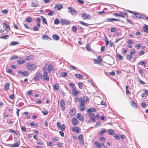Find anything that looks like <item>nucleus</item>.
I'll use <instances>...</instances> for the list:
<instances>
[{
  "label": "nucleus",
  "mask_w": 148,
  "mask_h": 148,
  "mask_svg": "<svg viewBox=\"0 0 148 148\" xmlns=\"http://www.w3.org/2000/svg\"><path fill=\"white\" fill-rule=\"evenodd\" d=\"M69 85L71 87L72 94L75 96H77L80 93L79 90H77L75 88L74 84L72 83H70Z\"/></svg>",
  "instance_id": "obj_1"
},
{
  "label": "nucleus",
  "mask_w": 148,
  "mask_h": 148,
  "mask_svg": "<svg viewBox=\"0 0 148 148\" xmlns=\"http://www.w3.org/2000/svg\"><path fill=\"white\" fill-rule=\"evenodd\" d=\"M80 104L79 106V108L81 111H83L85 109V107L84 106L85 103V101L84 100V99L83 98H82L80 99Z\"/></svg>",
  "instance_id": "obj_2"
},
{
  "label": "nucleus",
  "mask_w": 148,
  "mask_h": 148,
  "mask_svg": "<svg viewBox=\"0 0 148 148\" xmlns=\"http://www.w3.org/2000/svg\"><path fill=\"white\" fill-rule=\"evenodd\" d=\"M44 74L42 76L43 80L46 81H49V77L48 76V73L46 71H43Z\"/></svg>",
  "instance_id": "obj_3"
},
{
  "label": "nucleus",
  "mask_w": 148,
  "mask_h": 148,
  "mask_svg": "<svg viewBox=\"0 0 148 148\" xmlns=\"http://www.w3.org/2000/svg\"><path fill=\"white\" fill-rule=\"evenodd\" d=\"M101 56H99L97 57V59H94L93 62L95 64H99L102 61Z\"/></svg>",
  "instance_id": "obj_4"
},
{
  "label": "nucleus",
  "mask_w": 148,
  "mask_h": 148,
  "mask_svg": "<svg viewBox=\"0 0 148 148\" xmlns=\"http://www.w3.org/2000/svg\"><path fill=\"white\" fill-rule=\"evenodd\" d=\"M54 70L52 65H48V68H44L43 69V71H46L49 73L51 71H54Z\"/></svg>",
  "instance_id": "obj_5"
},
{
  "label": "nucleus",
  "mask_w": 148,
  "mask_h": 148,
  "mask_svg": "<svg viewBox=\"0 0 148 148\" xmlns=\"http://www.w3.org/2000/svg\"><path fill=\"white\" fill-rule=\"evenodd\" d=\"M60 105L61 110L63 111L65 109L66 107L65 102L63 99H61L60 100Z\"/></svg>",
  "instance_id": "obj_6"
},
{
  "label": "nucleus",
  "mask_w": 148,
  "mask_h": 148,
  "mask_svg": "<svg viewBox=\"0 0 148 148\" xmlns=\"http://www.w3.org/2000/svg\"><path fill=\"white\" fill-rule=\"evenodd\" d=\"M68 12L71 13L72 15H76L77 14L76 11L74 9L71 7H69L68 8Z\"/></svg>",
  "instance_id": "obj_7"
},
{
  "label": "nucleus",
  "mask_w": 148,
  "mask_h": 148,
  "mask_svg": "<svg viewBox=\"0 0 148 148\" xmlns=\"http://www.w3.org/2000/svg\"><path fill=\"white\" fill-rule=\"evenodd\" d=\"M78 139L79 141V143L81 145H83L84 144L83 137L82 134H81L79 135L78 136Z\"/></svg>",
  "instance_id": "obj_8"
},
{
  "label": "nucleus",
  "mask_w": 148,
  "mask_h": 148,
  "mask_svg": "<svg viewBox=\"0 0 148 148\" xmlns=\"http://www.w3.org/2000/svg\"><path fill=\"white\" fill-rule=\"evenodd\" d=\"M82 17L83 19H91V16L89 14L84 13L82 14Z\"/></svg>",
  "instance_id": "obj_9"
},
{
  "label": "nucleus",
  "mask_w": 148,
  "mask_h": 148,
  "mask_svg": "<svg viewBox=\"0 0 148 148\" xmlns=\"http://www.w3.org/2000/svg\"><path fill=\"white\" fill-rule=\"evenodd\" d=\"M72 124L73 125H76L78 124L79 121L75 117H73L71 120Z\"/></svg>",
  "instance_id": "obj_10"
},
{
  "label": "nucleus",
  "mask_w": 148,
  "mask_h": 148,
  "mask_svg": "<svg viewBox=\"0 0 148 148\" xmlns=\"http://www.w3.org/2000/svg\"><path fill=\"white\" fill-rule=\"evenodd\" d=\"M76 112V109L75 108H73L71 109L69 112V115L70 116H73Z\"/></svg>",
  "instance_id": "obj_11"
},
{
  "label": "nucleus",
  "mask_w": 148,
  "mask_h": 148,
  "mask_svg": "<svg viewBox=\"0 0 148 148\" xmlns=\"http://www.w3.org/2000/svg\"><path fill=\"white\" fill-rule=\"evenodd\" d=\"M37 67L36 65H27V68L28 70L34 71Z\"/></svg>",
  "instance_id": "obj_12"
},
{
  "label": "nucleus",
  "mask_w": 148,
  "mask_h": 148,
  "mask_svg": "<svg viewBox=\"0 0 148 148\" xmlns=\"http://www.w3.org/2000/svg\"><path fill=\"white\" fill-rule=\"evenodd\" d=\"M72 131L74 132H75L78 134L80 133V129L78 127H74L71 128Z\"/></svg>",
  "instance_id": "obj_13"
},
{
  "label": "nucleus",
  "mask_w": 148,
  "mask_h": 148,
  "mask_svg": "<svg viewBox=\"0 0 148 148\" xmlns=\"http://www.w3.org/2000/svg\"><path fill=\"white\" fill-rule=\"evenodd\" d=\"M35 75L36 76L34 77V79L35 81H38L39 79H38V76L39 77H40L41 78H42V73H36Z\"/></svg>",
  "instance_id": "obj_14"
},
{
  "label": "nucleus",
  "mask_w": 148,
  "mask_h": 148,
  "mask_svg": "<svg viewBox=\"0 0 148 148\" xmlns=\"http://www.w3.org/2000/svg\"><path fill=\"white\" fill-rule=\"evenodd\" d=\"M88 115L91 119V120L93 122L95 121V116L92 113H88Z\"/></svg>",
  "instance_id": "obj_15"
},
{
  "label": "nucleus",
  "mask_w": 148,
  "mask_h": 148,
  "mask_svg": "<svg viewBox=\"0 0 148 148\" xmlns=\"http://www.w3.org/2000/svg\"><path fill=\"white\" fill-rule=\"evenodd\" d=\"M97 111L96 109L93 107H91L87 109V112L88 113H92V112H95Z\"/></svg>",
  "instance_id": "obj_16"
},
{
  "label": "nucleus",
  "mask_w": 148,
  "mask_h": 148,
  "mask_svg": "<svg viewBox=\"0 0 148 148\" xmlns=\"http://www.w3.org/2000/svg\"><path fill=\"white\" fill-rule=\"evenodd\" d=\"M77 118L80 121H83L84 118L83 116L80 113H78L77 115Z\"/></svg>",
  "instance_id": "obj_17"
},
{
  "label": "nucleus",
  "mask_w": 148,
  "mask_h": 148,
  "mask_svg": "<svg viewBox=\"0 0 148 148\" xmlns=\"http://www.w3.org/2000/svg\"><path fill=\"white\" fill-rule=\"evenodd\" d=\"M60 23L62 25H67L69 24V21L66 20L62 19L61 20Z\"/></svg>",
  "instance_id": "obj_18"
},
{
  "label": "nucleus",
  "mask_w": 148,
  "mask_h": 148,
  "mask_svg": "<svg viewBox=\"0 0 148 148\" xmlns=\"http://www.w3.org/2000/svg\"><path fill=\"white\" fill-rule=\"evenodd\" d=\"M10 84L9 83H6L4 85V89L5 90H7L9 89Z\"/></svg>",
  "instance_id": "obj_19"
},
{
  "label": "nucleus",
  "mask_w": 148,
  "mask_h": 148,
  "mask_svg": "<svg viewBox=\"0 0 148 148\" xmlns=\"http://www.w3.org/2000/svg\"><path fill=\"white\" fill-rule=\"evenodd\" d=\"M59 88V85L57 84H55L53 85V89L55 90H58Z\"/></svg>",
  "instance_id": "obj_20"
},
{
  "label": "nucleus",
  "mask_w": 148,
  "mask_h": 148,
  "mask_svg": "<svg viewBox=\"0 0 148 148\" xmlns=\"http://www.w3.org/2000/svg\"><path fill=\"white\" fill-rule=\"evenodd\" d=\"M143 28L144 30V32L148 34V25H145V26L143 27Z\"/></svg>",
  "instance_id": "obj_21"
},
{
  "label": "nucleus",
  "mask_w": 148,
  "mask_h": 148,
  "mask_svg": "<svg viewBox=\"0 0 148 148\" xmlns=\"http://www.w3.org/2000/svg\"><path fill=\"white\" fill-rule=\"evenodd\" d=\"M52 38L56 40H58L59 39V37L57 34H54L53 35Z\"/></svg>",
  "instance_id": "obj_22"
},
{
  "label": "nucleus",
  "mask_w": 148,
  "mask_h": 148,
  "mask_svg": "<svg viewBox=\"0 0 148 148\" xmlns=\"http://www.w3.org/2000/svg\"><path fill=\"white\" fill-rule=\"evenodd\" d=\"M17 62L18 64H23L25 62V61L24 59L20 58L18 61Z\"/></svg>",
  "instance_id": "obj_23"
},
{
  "label": "nucleus",
  "mask_w": 148,
  "mask_h": 148,
  "mask_svg": "<svg viewBox=\"0 0 148 148\" xmlns=\"http://www.w3.org/2000/svg\"><path fill=\"white\" fill-rule=\"evenodd\" d=\"M95 145L99 148H102L100 143L98 141L95 142Z\"/></svg>",
  "instance_id": "obj_24"
},
{
  "label": "nucleus",
  "mask_w": 148,
  "mask_h": 148,
  "mask_svg": "<svg viewBox=\"0 0 148 148\" xmlns=\"http://www.w3.org/2000/svg\"><path fill=\"white\" fill-rule=\"evenodd\" d=\"M87 50L89 51H91L92 49L90 47V46L89 44L88 43L87 44L86 46L85 47Z\"/></svg>",
  "instance_id": "obj_25"
},
{
  "label": "nucleus",
  "mask_w": 148,
  "mask_h": 148,
  "mask_svg": "<svg viewBox=\"0 0 148 148\" xmlns=\"http://www.w3.org/2000/svg\"><path fill=\"white\" fill-rule=\"evenodd\" d=\"M75 75L78 79H82L83 77V76L80 74H75Z\"/></svg>",
  "instance_id": "obj_26"
},
{
  "label": "nucleus",
  "mask_w": 148,
  "mask_h": 148,
  "mask_svg": "<svg viewBox=\"0 0 148 148\" xmlns=\"http://www.w3.org/2000/svg\"><path fill=\"white\" fill-rule=\"evenodd\" d=\"M134 17H136L139 18H142V16L139 14L138 13H134Z\"/></svg>",
  "instance_id": "obj_27"
},
{
  "label": "nucleus",
  "mask_w": 148,
  "mask_h": 148,
  "mask_svg": "<svg viewBox=\"0 0 148 148\" xmlns=\"http://www.w3.org/2000/svg\"><path fill=\"white\" fill-rule=\"evenodd\" d=\"M20 144V142L19 141H17L16 143L12 145L11 146L12 147H16L18 146Z\"/></svg>",
  "instance_id": "obj_28"
},
{
  "label": "nucleus",
  "mask_w": 148,
  "mask_h": 148,
  "mask_svg": "<svg viewBox=\"0 0 148 148\" xmlns=\"http://www.w3.org/2000/svg\"><path fill=\"white\" fill-rule=\"evenodd\" d=\"M131 105L133 107H134L135 108H136L137 107V106L136 103L134 101H132V103L131 104Z\"/></svg>",
  "instance_id": "obj_29"
},
{
  "label": "nucleus",
  "mask_w": 148,
  "mask_h": 148,
  "mask_svg": "<svg viewBox=\"0 0 148 148\" xmlns=\"http://www.w3.org/2000/svg\"><path fill=\"white\" fill-rule=\"evenodd\" d=\"M42 39L44 40H45L46 39H47V40H48V39H49L50 40H51V39L49 38L48 36L45 34L43 35L42 37Z\"/></svg>",
  "instance_id": "obj_30"
},
{
  "label": "nucleus",
  "mask_w": 148,
  "mask_h": 148,
  "mask_svg": "<svg viewBox=\"0 0 148 148\" xmlns=\"http://www.w3.org/2000/svg\"><path fill=\"white\" fill-rule=\"evenodd\" d=\"M108 132L110 135H112L114 133V130L112 129L108 130Z\"/></svg>",
  "instance_id": "obj_31"
},
{
  "label": "nucleus",
  "mask_w": 148,
  "mask_h": 148,
  "mask_svg": "<svg viewBox=\"0 0 148 148\" xmlns=\"http://www.w3.org/2000/svg\"><path fill=\"white\" fill-rule=\"evenodd\" d=\"M33 56L32 55H30L29 56H26L25 58V59L26 60H30L32 58H33Z\"/></svg>",
  "instance_id": "obj_32"
},
{
  "label": "nucleus",
  "mask_w": 148,
  "mask_h": 148,
  "mask_svg": "<svg viewBox=\"0 0 148 148\" xmlns=\"http://www.w3.org/2000/svg\"><path fill=\"white\" fill-rule=\"evenodd\" d=\"M60 130L62 131H64L66 128V127L64 124H63L62 125L60 126Z\"/></svg>",
  "instance_id": "obj_33"
},
{
  "label": "nucleus",
  "mask_w": 148,
  "mask_h": 148,
  "mask_svg": "<svg viewBox=\"0 0 148 148\" xmlns=\"http://www.w3.org/2000/svg\"><path fill=\"white\" fill-rule=\"evenodd\" d=\"M30 125L31 126H34L35 127H36L38 126V124L33 122L31 123Z\"/></svg>",
  "instance_id": "obj_34"
},
{
  "label": "nucleus",
  "mask_w": 148,
  "mask_h": 148,
  "mask_svg": "<svg viewBox=\"0 0 148 148\" xmlns=\"http://www.w3.org/2000/svg\"><path fill=\"white\" fill-rule=\"evenodd\" d=\"M3 25L5 29H8L10 28V27L9 25H8L6 23L4 22L3 23Z\"/></svg>",
  "instance_id": "obj_35"
},
{
  "label": "nucleus",
  "mask_w": 148,
  "mask_h": 148,
  "mask_svg": "<svg viewBox=\"0 0 148 148\" xmlns=\"http://www.w3.org/2000/svg\"><path fill=\"white\" fill-rule=\"evenodd\" d=\"M19 44V43L16 42H11L10 44V45H16Z\"/></svg>",
  "instance_id": "obj_36"
},
{
  "label": "nucleus",
  "mask_w": 148,
  "mask_h": 148,
  "mask_svg": "<svg viewBox=\"0 0 148 148\" xmlns=\"http://www.w3.org/2000/svg\"><path fill=\"white\" fill-rule=\"evenodd\" d=\"M54 23L56 25L58 24L59 23V20L58 18H56L54 21Z\"/></svg>",
  "instance_id": "obj_37"
},
{
  "label": "nucleus",
  "mask_w": 148,
  "mask_h": 148,
  "mask_svg": "<svg viewBox=\"0 0 148 148\" xmlns=\"http://www.w3.org/2000/svg\"><path fill=\"white\" fill-rule=\"evenodd\" d=\"M9 37V36L8 35H5L4 36H2L0 37V38L3 39H7Z\"/></svg>",
  "instance_id": "obj_38"
},
{
  "label": "nucleus",
  "mask_w": 148,
  "mask_h": 148,
  "mask_svg": "<svg viewBox=\"0 0 148 148\" xmlns=\"http://www.w3.org/2000/svg\"><path fill=\"white\" fill-rule=\"evenodd\" d=\"M79 22L81 24L84 26H87L89 25L88 24L84 23L82 21H79Z\"/></svg>",
  "instance_id": "obj_39"
},
{
  "label": "nucleus",
  "mask_w": 148,
  "mask_h": 148,
  "mask_svg": "<svg viewBox=\"0 0 148 148\" xmlns=\"http://www.w3.org/2000/svg\"><path fill=\"white\" fill-rule=\"evenodd\" d=\"M106 132V130L105 129H103L100 132L99 134V135H102L104 133H105Z\"/></svg>",
  "instance_id": "obj_40"
},
{
  "label": "nucleus",
  "mask_w": 148,
  "mask_h": 148,
  "mask_svg": "<svg viewBox=\"0 0 148 148\" xmlns=\"http://www.w3.org/2000/svg\"><path fill=\"white\" fill-rule=\"evenodd\" d=\"M114 137L117 140L120 139V136L119 134H115L114 135Z\"/></svg>",
  "instance_id": "obj_41"
},
{
  "label": "nucleus",
  "mask_w": 148,
  "mask_h": 148,
  "mask_svg": "<svg viewBox=\"0 0 148 148\" xmlns=\"http://www.w3.org/2000/svg\"><path fill=\"white\" fill-rule=\"evenodd\" d=\"M59 139V137H56L55 138H53L52 139V140L54 142H57L58 140Z\"/></svg>",
  "instance_id": "obj_42"
},
{
  "label": "nucleus",
  "mask_w": 148,
  "mask_h": 148,
  "mask_svg": "<svg viewBox=\"0 0 148 148\" xmlns=\"http://www.w3.org/2000/svg\"><path fill=\"white\" fill-rule=\"evenodd\" d=\"M41 18H42V21L45 24H47V20L43 16H42Z\"/></svg>",
  "instance_id": "obj_43"
},
{
  "label": "nucleus",
  "mask_w": 148,
  "mask_h": 148,
  "mask_svg": "<svg viewBox=\"0 0 148 148\" xmlns=\"http://www.w3.org/2000/svg\"><path fill=\"white\" fill-rule=\"evenodd\" d=\"M32 21V19L31 17H29L27 18L26 21L28 22H31Z\"/></svg>",
  "instance_id": "obj_44"
},
{
  "label": "nucleus",
  "mask_w": 148,
  "mask_h": 148,
  "mask_svg": "<svg viewBox=\"0 0 148 148\" xmlns=\"http://www.w3.org/2000/svg\"><path fill=\"white\" fill-rule=\"evenodd\" d=\"M32 6L33 7H38V5L37 3L32 2Z\"/></svg>",
  "instance_id": "obj_45"
},
{
  "label": "nucleus",
  "mask_w": 148,
  "mask_h": 148,
  "mask_svg": "<svg viewBox=\"0 0 148 148\" xmlns=\"http://www.w3.org/2000/svg\"><path fill=\"white\" fill-rule=\"evenodd\" d=\"M54 14V11L53 10L50 11L48 13V15L49 16H52Z\"/></svg>",
  "instance_id": "obj_46"
},
{
  "label": "nucleus",
  "mask_w": 148,
  "mask_h": 148,
  "mask_svg": "<svg viewBox=\"0 0 148 148\" xmlns=\"http://www.w3.org/2000/svg\"><path fill=\"white\" fill-rule=\"evenodd\" d=\"M79 87L80 89H82L83 86V84L82 83L79 82L78 84Z\"/></svg>",
  "instance_id": "obj_47"
},
{
  "label": "nucleus",
  "mask_w": 148,
  "mask_h": 148,
  "mask_svg": "<svg viewBox=\"0 0 148 148\" xmlns=\"http://www.w3.org/2000/svg\"><path fill=\"white\" fill-rule=\"evenodd\" d=\"M67 75V73L66 72L62 73L61 76L62 77H65Z\"/></svg>",
  "instance_id": "obj_48"
},
{
  "label": "nucleus",
  "mask_w": 148,
  "mask_h": 148,
  "mask_svg": "<svg viewBox=\"0 0 148 148\" xmlns=\"http://www.w3.org/2000/svg\"><path fill=\"white\" fill-rule=\"evenodd\" d=\"M42 113L45 115H47L48 113V111L47 110H44L42 112Z\"/></svg>",
  "instance_id": "obj_49"
},
{
  "label": "nucleus",
  "mask_w": 148,
  "mask_h": 148,
  "mask_svg": "<svg viewBox=\"0 0 148 148\" xmlns=\"http://www.w3.org/2000/svg\"><path fill=\"white\" fill-rule=\"evenodd\" d=\"M57 8L58 10H60L62 8V5L61 4H59L57 6Z\"/></svg>",
  "instance_id": "obj_50"
},
{
  "label": "nucleus",
  "mask_w": 148,
  "mask_h": 148,
  "mask_svg": "<svg viewBox=\"0 0 148 148\" xmlns=\"http://www.w3.org/2000/svg\"><path fill=\"white\" fill-rule=\"evenodd\" d=\"M14 94H11L9 96L10 98L11 99H13L14 98Z\"/></svg>",
  "instance_id": "obj_51"
},
{
  "label": "nucleus",
  "mask_w": 148,
  "mask_h": 148,
  "mask_svg": "<svg viewBox=\"0 0 148 148\" xmlns=\"http://www.w3.org/2000/svg\"><path fill=\"white\" fill-rule=\"evenodd\" d=\"M127 43L129 44H133V41L131 40H129L127 41Z\"/></svg>",
  "instance_id": "obj_52"
},
{
  "label": "nucleus",
  "mask_w": 148,
  "mask_h": 148,
  "mask_svg": "<svg viewBox=\"0 0 148 148\" xmlns=\"http://www.w3.org/2000/svg\"><path fill=\"white\" fill-rule=\"evenodd\" d=\"M23 75L25 76H28L29 75V73L27 71H24L23 72Z\"/></svg>",
  "instance_id": "obj_53"
},
{
  "label": "nucleus",
  "mask_w": 148,
  "mask_h": 148,
  "mask_svg": "<svg viewBox=\"0 0 148 148\" xmlns=\"http://www.w3.org/2000/svg\"><path fill=\"white\" fill-rule=\"evenodd\" d=\"M9 131L15 134H17V132L15 130H13L10 129L9 130Z\"/></svg>",
  "instance_id": "obj_54"
},
{
  "label": "nucleus",
  "mask_w": 148,
  "mask_h": 148,
  "mask_svg": "<svg viewBox=\"0 0 148 148\" xmlns=\"http://www.w3.org/2000/svg\"><path fill=\"white\" fill-rule=\"evenodd\" d=\"M53 145V143L52 142H49L47 143V145L49 146H51Z\"/></svg>",
  "instance_id": "obj_55"
},
{
  "label": "nucleus",
  "mask_w": 148,
  "mask_h": 148,
  "mask_svg": "<svg viewBox=\"0 0 148 148\" xmlns=\"http://www.w3.org/2000/svg\"><path fill=\"white\" fill-rule=\"evenodd\" d=\"M56 125L58 127L60 128L61 126V124L58 121H57L56 123Z\"/></svg>",
  "instance_id": "obj_56"
},
{
  "label": "nucleus",
  "mask_w": 148,
  "mask_h": 148,
  "mask_svg": "<svg viewBox=\"0 0 148 148\" xmlns=\"http://www.w3.org/2000/svg\"><path fill=\"white\" fill-rule=\"evenodd\" d=\"M59 134L62 137H63L64 136V133L62 131H59Z\"/></svg>",
  "instance_id": "obj_57"
},
{
  "label": "nucleus",
  "mask_w": 148,
  "mask_h": 148,
  "mask_svg": "<svg viewBox=\"0 0 148 148\" xmlns=\"http://www.w3.org/2000/svg\"><path fill=\"white\" fill-rule=\"evenodd\" d=\"M97 13L98 14V15H99L104 13H105V12L103 11H102L98 12H97Z\"/></svg>",
  "instance_id": "obj_58"
},
{
  "label": "nucleus",
  "mask_w": 148,
  "mask_h": 148,
  "mask_svg": "<svg viewBox=\"0 0 148 148\" xmlns=\"http://www.w3.org/2000/svg\"><path fill=\"white\" fill-rule=\"evenodd\" d=\"M8 12L7 10H4L2 11V13L4 14H6Z\"/></svg>",
  "instance_id": "obj_59"
},
{
  "label": "nucleus",
  "mask_w": 148,
  "mask_h": 148,
  "mask_svg": "<svg viewBox=\"0 0 148 148\" xmlns=\"http://www.w3.org/2000/svg\"><path fill=\"white\" fill-rule=\"evenodd\" d=\"M18 58V57L17 56H13L11 58V60H15Z\"/></svg>",
  "instance_id": "obj_60"
},
{
  "label": "nucleus",
  "mask_w": 148,
  "mask_h": 148,
  "mask_svg": "<svg viewBox=\"0 0 148 148\" xmlns=\"http://www.w3.org/2000/svg\"><path fill=\"white\" fill-rule=\"evenodd\" d=\"M63 143L60 142H59L58 144H57V146L58 147H60L62 146V145Z\"/></svg>",
  "instance_id": "obj_61"
},
{
  "label": "nucleus",
  "mask_w": 148,
  "mask_h": 148,
  "mask_svg": "<svg viewBox=\"0 0 148 148\" xmlns=\"http://www.w3.org/2000/svg\"><path fill=\"white\" fill-rule=\"evenodd\" d=\"M117 57L120 60H122L123 59V57L121 55L119 54L117 55Z\"/></svg>",
  "instance_id": "obj_62"
},
{
  "label": "nucleus",
  "mask_w": 148,
  "mask_h": 148,
  "mask_svg": "<svg viewBox=\"0 0 148 148\" xmlns=\"http://www.w3.org/2000/svg\"><path fill=\"white\" fill-rule=\"evenodd\" d=\"M72 30L74 32H75L77 31L76 27L74 26H73L72 27Z\"/></svg>",
  "instance_id": "obj_63"
},
{
  "label": "nucleus",
  "mask_w": 148,
  "mask_h": 148,
  "mask_svg": "<svg viewBox=\"0 0 148 148\" xmlns=\"http://www.w3.org/2000/svg\"><path fill=\"white\" fill-rule=\"evenodd\" d=\"M99 140L101 141H104L105 140V138L104 137H102L100 138Z\"/></svg>",
  "instance_id": "obj_64"
}]
</instances>
